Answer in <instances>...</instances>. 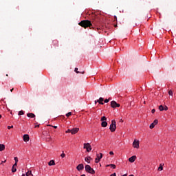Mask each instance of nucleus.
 <instances>
[{
    "mask_svg": "<svg viewBox=\"0 0 176 176\" xmlns=\"http://www.w3.org/2000/svg\"><path fill=\"white\" fill-rule=\"evenodd\" d=\"M80 27H82V28H93V25L91 24V21H89V20H83L81 21L79 23H78Z\"/></svg>",
    "mask_w": 176,
    "mask_h": 176,
    "instance_id": "obj_1",
    "label": "nucleus"
},
{
    "mask_svg": "<svg viewBox=\"0 0 176 176\" xmlns=\"http://www.w3.org/2000/svg\"><path fill=\"white\" fill-rule=\"evenodd\" d=\"M110 131L113 133L116 130V121L115 120H111V124H110Z\"/></svg>",
    "mask_w": 176,
    "mask_h": 176,
    "instance_id": "obj_2",
    "label": "nucleus"
},
{
    "mask_svg": "<svg viewBox=\"0 0 176 176\" xmlns=\"http://www.w3.org/2000/svg\"><path fill=\"white\" fill-rule=\"evenodd\" d=\"M85 171L89 174H96V171L94 169H93V168H91V166H90V165L85 166Z\"/></svg>",
    "mask_w": 176,
    "mask_h": 176,
    "instance_id": "obj_3",
    "label": "nucleus"
},
{
    "mask_svg": "<svg viewBox=\"0 0 176 176\" xmlns=\"http://www.w3.org/2000/svg\"><path fill=\"white\" fill-rule=\"evenodd\" d=\"M84 149H87V152H90L91 151V146L89 143H85Z\"/></svg>",
    "mask_w": 176,
    "mask_h": 176,
    "instance_id": "obj_4",
    "label": "nucleus"
},
{
    "mask_svg": "<svg viewBox=\"0 0 176 176\" xmlns=\"http://www.w3.org/2000/svg\"><path fill=\"white\" fill-rule=\"evenodd\" d=\"M111 108H119V107H120V104L117 103L116 101H111Z\"/></svg>",
    "mask_w": 176,
    "mask_h": 176,
    "instance_id": "obj_5",
    "label": "nucleus"
},
{
    "mask_svg": "<svg viewBox=\"0 0 176 176\" xmlns=\"http://www.w3.org/2000/svg\"><path fill=\"white\" fill-rule=\"evenodd\" d=\"M133 148H136L137 149H138V148H140V141L134 140L133 143Z\"/></svg>",
    "mask_w": 176,
    "mask_h": 176,
    "instance_id": "obj_6",
    "label": "nucleus"
},
{
    "mask_svg": "<svg viewBox=\"0 0 176 176\" xmlns=\"http://www.w3.org/2000/svg\"><path fill=\"white\" fill-rule=\"evenodd\" d=\"M100 156L98 154L96 155L97 157L95 159L96 163H98V162L102 159V153H100Z\"/></svg>",
    "mask_w": 176,
    "mask_h": 176,
    "instance_id": "obj_7",
    "label": "nucleus"
},
{
    "mask_svg": "<svg viewBox=\"0 0 176 176\" xmlns=\"http://www.w3.org/2000/svg\"><path fill=\"white\" fill-rule=\"evenodd\" d=\"M135 159H137V156L133 155L129 158V162H130V163H134V162H135Z\"/></svg>",
    "mask_w": 176,
    "mask_h": 176,
    "instance_id": "obj_8",
    "label": "nucleus"
},
{
    "mask_svg": "<svg viewBox=\"0 0 176 176\" xmlns=\"http://www.w3.org/2000/svg\"><path fill=\"white\" fill-rule=\"evenodd\" d=\"M76 168L78 171H80L81 170H83V168H85V166L83 165V164H80L77 166Z\"/></svg>",
    "mask_w": 176,
    "mask_h": 176,
    "instance_id": "obj_9",
    "label": "nucleus"
},
{
    "mask_svg": "<svg viewBox=\"0 0 176 176\" xmlns=\"http://www.w3.org/2000/svg\"><path fill=\"white\" fill-rule=\"evenodd\" d=\"M158 122L159 121L157 120H155L154 122L151 124L150 129H153L155 127V126H156V124H157Z\"/></svg>",
    "mask_w": 176,
    "mask_h": 176,
    "instance_id": "obj_10",
    "label": "nucleus"
},
{
    "mask_svg": "<svg viewBox=\"0 0 176 176\" xmlns=\"http://www.w3.org/2000/svg\"><path fill=\"white\" fill-rule=\"evenodd\" d=\"M23 141L25 142H28V141H30V135L25 134L23 135Z\"/></svg>",
    "mask_w": 176,
    "mask_h": 176,
    "instance_id": "obj_11",
    "label": "nucleus"
},
{
    "mask_svg": "<svg viewBox=\"0 0 176 176\" xmlns=\"http://www.w3.org/2000/svg\"><path fill=\"white\" fill-rule=\"evenodd\" d=\"M79 131V128H74L72 129V134H76Z\"/></svg>",
    "mask_w": 176,
    "mask_h": 176,
    "instance_id": "obj_12",
    "label": "nucleus"
},
{
    "mask_svg": "<svg viewBox=\"0 0 176 176\" xmlns=\"http://www.w3.org/2000/svg\"><path fill=\"white\" fill-rule=\"evenodd\" d=\"M104 98H100L99 100H97V102H99L101 105H104Z\"/></svg>",
    "mask_w": 176,
    "mask_h": 176,
    "instance_id": "obj_13",
    "label": "nucleus"
},
{
    "mask_svg": "<svg viewBox=\"0 0 176 176\" xmlns=\"http://www.w3.org/2000/svg\"><path fill=\"white\" fill-rule=\"evenodd\" d=\"M27 117L34 118H35V114H34L32 113H27Z\"/></svg>",
    "mask_w": 176,
    "mask_h": 176,
    "instance_id": "obj_14",
    "label": "nucleus"
},
{
    "mask_svg": "<svg viewBox=\"0 0 176 176\" xmlns=\"http://www.w3.org/2000/svg\"><path fill=\"white\" fill-rule=\"evenodd\" d=\"M101 126L102 127H107V126H108V122H107V121H102Z\"/></svg>",
    "mask_w": 176,
    "mask_h": 176,
    "instance_id": "obj_15",
    "label": "nucleus"
},
{
    "mask_svg": "<svg viewBox=\"0 0 176 176\" xmlns=\"http://www.w3.org/2000/svg\"><path fill=\"white\" fill-rule=\"evenodd\" d=\"M2 151H5V144H0V152H2Z\"/></svg>",
    "mask_w": 176,
    "mask_h": 176,
    "instance_id": "obj_16",
    "label": "nucleus"
},
{
    "mask_svg": "<svg viewBox=\"0 0 176 176\" xmlns=\"http://www.w3.org/2000/svg\"><path fill=\"white\" fill-rule=\"evenodd\" d=\"M56 164V162H54V160H51L50 161V162L48 163L49 166H54Z\"/></svg>",
    "mask_w": 176,
    "mask_h": 176,
    "instance_id": "obj_17",
    "label": "nucleus"
},
{
    "mask_svg": "<svg viewBox=\"0 0 176 176\" xmlns=\"http://www.w3.org/2000/svg\"><path fill=\"white\" fill-rule=\"evenodd\" d=\"M106 167H111V168H116V165L115 164H109V165H107Z\"/></svg>",
    "mask_w": 176,
    "mask_h": 176,
    "instance_id": "obj_18",
    "label": "nucleus"
},
{
    "mask_svg": "<svg viewBox=\"0 0 176 176\" xmlns=\"http://www.w3.org/2000/svg\"><path fill=\"white\" fill-rule=\"evenodd\" d=\"M54 46H58V41H57V40H54L52 42Z\"/></svg>",
    "mask_w": 176,
    "mask_h": 176,
    "instance_id": "obj_19",
    "label": "nucleus"
},
{
    "mask_svg": "<svg viewBox=\"0 0 176 176\" xmlns=\"http://www.w3.org/2000/svg\"><path fill=\"white\" fill-rule=\"evenodd\" d=\"M91 159V157H85V162H87L88 163H90V160Z\"/></svg>",
    "mask_w": 176,
    "mask_h": 176,
    "instance_id": "obj_20",
    "label": "nucleus"
},
{
    "mask_svg": "<svg viewBox=\"0 0 176 176\" xmlns=\"http://www.w3.org/2000/svg\"><path fill=\"white\" fill-rule=\"evenodd\" d=\"M100 120H101V122H105L107 120V117H105V116L102 117Z\"/></svg>",
    "mask_w": 176,
    "mask_h": 176,
    "instance_id": "obj_21",
    "label": "nucleus"
},
{
    "mask_svg": "<svg viewBox=\"0 0 176 176\" xmlns=\"http://www.w3.org/2000/svg\"><path fill=\"white\" fill-rule=\"evenodd\" d=\"M16 171H17V168H16L14 166H12V173H16Z\"/></svg>",
    "mask_w": 176,
    "mask_h": 176,
    "instance_id": "obj_22",
    "label": "nucleus"
},
{
    "mask_svg": "<svg viewBox=\"0 0 176 176\" xmlns=\"http://www.w3.org/2000/svg\"><path fill=\"white\" fill-rule=\"evenodd\" d=\"M159 109H160V111H164V107H163V105H160L159 107Z\"/></svg>",
    "mask_w": 176,
    "mask_h": 176,
    "instance_id": "obj_23",
    "label": "nucleus"
},
{
    "mask_svg": "<svg viewBox=\"0 0 176 176\" xmlns=\"http://www.w3.org/2000/svg\"><path fill=\"white\" fill-rule=\"evenodd\" d=\"M163 170V166L162 164L160 165V167L158 168L159 171H162Z\"/></svg>",
    "mask_w": 176,
    "mask_h": 176,
    "instance_id": "obj_24",
    "label": "nucleus"
},
{
    "mask_svg": "<svg viewBox=\"0 0 176 176\" xmlns=\"http://www.w3.org/2000/svg\"><path fill=\"white\" fill-rule=\"evenodd\" d=\"M74 72L76 73V74H80V72L78 71V67H76L74 69Z\"/></svg>",
    "mask_w": 176,
    "mask_h": 176,
    "instance_id": "obj_25",
    "label": "nucleus"
},
{
    "mask_svg": "<svg viewBox=\"0 0 176 176\" xmlns=\"http://www.w3.org/2000/svg\"><path fill=\"white\" fill-rule=\"evenodd\" d=\"M14 161H15V163H18L19 162V158L17 157H15L14 158Z\"/></svg>",
    "mask_w": 176,
    "mask_h": 176,
    "instance_id": "obj_26",
    "label": "nucleus"
},
{
    "mask_svg": "<svg viewBox=\"0 0 176 176\" xmlns=\"http://www.w3.org/2000/svg\"><path fill=\"white\" fill-rule=\"evenodd\" d=\"M19 116H21V115H24V111H20L19 112Z\"/></svg>",
    "mask_w": 176,
    "mask_h": 176,
    "instance_id": "obj_27",
    "label": "nucleus"
},
{
    "mask_svg": "<svg viewBox=\"0 0 176 176\" xmlns=\"http://www.w3.org/2000/svg\"><path fill=\"white\" fill-rule=\"evenodd\" d=\"M71 115H72V112H69L66 114L67 118H69V116H71Z\"/></svg>",
    "mask_w": 176,
    "mask_h": 176,
    "instance_id": "obj_28",
    "label": "nucleus"
},
{
    "mask_svg": "<svg viewBox=\"0 0 176 176\" xmlns=\"http://www.w3.org/2000/svg\"><path fill=\"white\" fill-rule=\"evenodd\" d=\"M60 157H61L62 158L65 157V154L64 153V151H63V153L60 155Z\"/></svg>",
    "mask_w": 176,
    "mask_h": 176,
    "instance_id": "obj_29",
    "label": "nucleus"
},
{
    "mask_svg": "<svg viewBox=\"0 0 176 176\" xmlns=\"http://www.w3.org/2000/svg\"><path fill=\"white\" fill-rule=\"evenodd\" d=\"M168 94H169V96H173V91L169 90Z\"/></svg>",
    "mask_w": 176,
    "mask_h": 176,
    "instance_id": "obj_30",
    "label": "nucleus"
},
{
    "mask_svg": "<svg viewBox=\"0 0 176 176\" xmlns=\"http://www.w3.org/2000/svg\"><path fill=\"white\" fill-rule=\"evenodd\" d=\"M8 130H10V129H13V125H12V126H8Z\"/></svg>",
    "mask_w": 176,
    "mask_h": 176,
    "instance_id": "obj_31",
    "label": "nucleus"
},
{
    "mask_svg": "<svg viewBox=\"0 0 176 176\" xmlns=\"http://www.w3.org/2000/svg\"><path fill=\"white\" fill-rule=\"evenodd\" d=\"M104 102H105V103L109 102V99H105V100H104Z\"/></svg>",
    "mask_w": 176,
    "mask_h": 176,
    "instance_id": "obj_32",
    "label": "nucleus"
},
{
    "mask_svg": "<svg viewBox=\"0 0 176 176\" xmlns=\"http://www.w3.org/2000/svg\"><path fill=\"white\" fill-rule=\"evenodd\" d=\"M12 167H14V168H16L17 167V163H15L13 166H12Z\"/></svg>",
    "mask_w": 176,
    "mask_h": 176,
    "instance_id": "obj_33",
    "label": "nucleus"
},
{
    "mask_svg": "<svg viewBox=\"0 0 176 176\" xmlns=\"http://www.w3.org/2000/svg\"><path fill=\"white\" fill-rule=\"evenodd\" d=\"M155 112H156V110H155V109H153L151 110V113H155Z\"/></svg>",
    "mask_w": 176,
    "mask_h": 176,
    "instance_id": "obj_34",
    "label": "nucleus"
},
{
    "mask_svg": "<svg viewBox=\"0 0 176 176\" xmlns=\"http://www.w3.org/2000/svg\"><path fill=\"white\" fill-rule=\"evenodd\" d=\"M66 133H72V129H68L67 131H66Z\"/></svg>",
    "mask_w": 176,
    "mask_h": 176,
    "instance_id": "obj_35",
    "label": "nucleus"
},
{
    "mask_svg": "<svg viewBox=\"0 0 176 176\" xmlns=\"http://www.w3.org/2000/svg\"><path fill=\"white\" fill-rule=\"evenodd\" d=\"M167 109H168V107H167V106H166V107L164 108V111H167Z\"/></svg>",
    "mask_w": 176,
    "mask_h": 176,
    "instance_id": "obj_36",
    "label": "nucleus"
},
{
    "mask_svg": "<svg viewBox=\"0 0 176 176\" xmlns=\"http://www.w3.org/2000/svg\"><path fill=\"white\" fill-rule=\"evenodd\" d=\"M110 176H116V173H114L111 174Z\"/></svg>",
    "mask_w": 176,
    "mask_h": 176,
    "instance_id": "obj_37",
    "label": "nucleus"
},
{
    "mask_svg": "<svg viewBox=\"0 0 176 176\" xmlns=\"http://www.w3.org/2000/svg\"><path fill=\"white\" fill-rule=\"evenodd\" d=\"M109 155H113V151H110L109 152Z\"/></svg>",
    "mask_w": 176,
    "mask_h": 176,
    "instance_id": "obj_38",
    "label": "nucleus"
},
{
    "mask_svg": "<svg viewBox=\"0 0 176 176\" xmlns=\"http://www.w3.org/2000/svg\"><path fill=\"white\" fill-rule=\"evenodd\" d=\"M54 129H57V126H52Z\"/></svg>",
    "mask_w": 176,
    "mask_h": 176,
    "instance_id": "obj_39",
    "label": "nucleus"
},
{
    "mask_svg": "<svg viewBox=\"0 0 176 176\" xmlns=\"http://www.w3.org/2000/svg\"><path fill=\"white\" fill-rule=\"evenodd\" d=\"M120 122L123 123V120L122 119L120 120Z\"/></svg>",
    "mask_w": 176,
    "mask_h": 176,
    "instance_id": "obj_40",
    "label": "nucleus"
},
{
    "mask_svg": "<svg viewBox=\"0 0 176 176\" xmlns=\"http://www.w3.org/2000/svg\"><path fill=\"white\" fill-rule=\"evenodd\" d=\"M2 163H6V160L2 161L1 164H2Z\"/></svg>",
    "mask_w": 176,
    "mask_h": 176,
    "instance_id": "obj_41",
    "label": "nucleus"
},
{
    "mask_svg": "<svg viewBox=\"0 0 176 176\" xmlns=\"http://www.w3.org/2000/svg\"><path fill=\"white\" fill-rule=\"evenodd\" d=\"M81 74L83 75L85 74V72H82Z\"/></svg>",
    "mask_w": 176,
    "mask_h": 176,
    "instance_id": "obj_42",
    "label": "nucleus"
},
{
    "mask_svg": "<svg viewBox=\"0 0 176 176\" xmlns=\"http://www.w3.org/2000/svg\"><path fill=\"white\" fill-rule=\"evenodd\" d=\"M13 90H14V89L12 88V89H10V91L12 92V91H13Z\"/></svg>",
    "mask_w": 176,
    "mask_h": 176,
    "instance_id": "obj_43",
    "label": "nucleus"
},
{
    "mask_svg": "<svg viewBox=\"0 0 176 176\" xmlns=\"http://www.w3.org/2000/svg\"><path fill=\"white\" fill-rule=\"evenodd\" d=\"M97 102H97V100H95V104H97Z\"/></svg>",
    "mask_w": 176,
    "mask_h": 176,
    "instance_id": "obj_44",
    "label": "nucleus"
},
{
    "mask_svg": "<svg viewBox=\"0 0 176 176\" xmlns=\"http://www.w3.org/2000/svg\"><path fill=\"white\" fill-rule=\"evenodd\" d=\"M35 127H39V125H36Z\"/></svg>",
    "mask_w": 176,
    "mask_h": 176,
    "instance_id": "obj_45",
    "label": "nucleus"
},
{
    "mask_svg": "<svg viewBox=\"0 0 176 176\" xmlns=\"http://www.w3.org/2000/svg\"><path fill=\"white\" fill-rule=\"evenodd\" d=\"M2 118V115H0V119Z\"/></svg>",
    "mask_w": 176,
    "mask_h": 176,
    "instance_id": "obj_46",
    "label": "nucleus"
},
{
    "mask_svg": "<svg viewBox=\"0 0 176 176\" xmlns=\"http://www.w3.org/2000/svg\"><path fill=\"white\" fill-rule=\"evenodd\" d=\"M114 27H118V25H115Z\"/></svg>",
    "mask_w": 176,
    "mask_h": 176,
    "instance_id": "obj_47",
    "label": "nucleus"
},
{
    "mask_svg": "<svg viewBox=\"0 0 176 176\" xmlns=\"http://www.w3.org/2000/svg\"><path fill=\"white\" fill-rule=\"evenodd\" d=\"M129 176H134V175H130Z\"/></svg>",
    "mask_w": 176,
    "mask_h": 176,
    "instance_id": "obj_48",
    "label": "nucleus"
},
{
    "mask_svg": "<svg viewBox=\"0 0 176 176\" xmlns=\"http://www.w3.org/2000/svg\"><path fill=\"white\" fill-rule=\"evenodd\" d=\"M6 76H9L8 74H6Z\"/></svg>",
    "mask_w": 176,
    "mask_h": 176,
    "instance_id": "obj_49",
    "label": "nucleus"
}]
</instances>
